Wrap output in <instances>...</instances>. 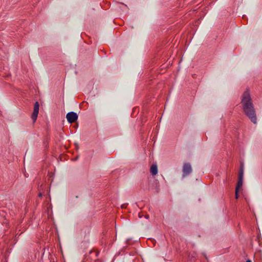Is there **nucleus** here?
Wrapping results in <instances>:
<instances>
[{
	"mask_svg": "<svg viewBox=\"0 0 262 262\" xmlns=\"http://www.w3.org/2000/svg\"><path fill=\"white\" fill-rule=\"evenodd\" d=\"M241 103L245 115L254 124L257 123V117L255 109L252 102L250 91L247 89L242 95Z\"/></svg>",
	"mask_w": 262,
	"mask_h": 262,
	"instance_id": "nucleus-1",
	"label": "nucleus"
},
{
	"mask_svg": "<svg viewBox=\"0 0 262 262\" xmlns=\"http://www.w3.org/2000/svg\"><path fill=\"white\" fill-rule=\"evenodd\" d=\"M66 118L68 121L70 123H73L76 121L78 119L77 114L73 112L68 113L66 115Z\"/></svg>",
	"mask_w": 262,
	"mask_h": 262,
	"instance_id": "nucleus-2",
	"label": "nucleus"
},
{
	"mask_svg": "<svg viewBox=\"0 0 262 262\" xmlns=\"http://www.w3.org/2000/svg\"><path fill=\"white\" fill-rule=\"evenodd\" d=\"M192 172V167L191 165L188 163L184 164L183 167V177H185L190 174Z\"/></svg>",
	"mask_w": 262,
	"mask_h": 262,
	"instance_id": "nucleus-3",
	"label": "nucleus"
},
{
	"mask_svg": "<svg viewBox=\"0 0 262 262\" xmlns=\"http://www.w3.org/2000/svg\"><path fill=\"white\" fill-rule=\"evenodd\" d=\"M39 103L38 102H36L34 104V110H33V114L32 115V118L33 122H35V121L36 120V119H37V117L38 116V114L39 112Z\"/></svg>",
	"mask_w": 262,
	"mask_h": 262,
	"instance_id": "nucleus-4",
	"label": "nucleus"
},
{
	"mask_svg": "<svg viewBox=\"0 0 262 262\" xmlns=\"http://www.w3.org/2000/svg\"><path fill=\"white\" fill-rule=\"evenodd\" d=\"M150 172L154 176H155L158 173V167L156 165H152L150 167Z\"/></svg>",
	"mask_w": 262,
	"mask_h": 262,
	"instance_id": "nucleus-5",
	"label": "nucleus"
},
{
	"mask_svg": "<svg viewBox=\"0 0 262 262\" xmlns=\"http://www.w3.org/2000/svg\"><path fill=\"white\" fill-rule=\"evenodd\" d=\"M243 178H238V180L237 183L236 188L239 189L242 188L243 186Z\"/></svg>",
	"mask_w": 262,
	"mask_h": 262,
	"instance_id": "nucleus-6",
	"label": "nucleus"
},
{
	"mask_svg": "<svg viewBox=\"0 0 262 262\" xmlns=\"http://www.w3.org/2000/svg\"><path fill=\"white\" fill-rule=\"evenodd\" d=\"M243 174H244V169H243V166L242 165L240 168L238 178H241L243 179Z\"/></svg>",
	"mask_w": 262,
	"mask_h": 262,
	"instance_id": "nucleus-7",
	"label": "nucleus"
},
{
	"mask_svg": "<svg viewBox=\"0 0 262 262\" xmlns=\"http://www.w3.org/2000/svg\"><path fill=\"white\" fill-rule=\"evenodd\" d=\"M239 189L235 188V196L236 199L238 198V190Z\"/></svg>",
	"mask_w": 262,
	"mask_h": 262,
	"instance_id": "nucleus-8",
	"label": "nucleus"
},
{
	"mask_svg": "<svg viewBox=\"0 0 262 262\" xmlns=\"http://www.w3.org/2000/svg\"><path fill=\"white\" fill-rule=\"evenodd\" d=\"M246 262H252L251 260H247Z\"/></svg>",
	"mask_w": 262,
	"mask_h": 262,
	"instance_id": "nucleus-9",
	"label": "nucleus"
},
{
	"mask_svg": "<svg viewBox=\"0 0 262 262\" xmlns=\"http://www.w3.org/2000/svg\"><path fill=\"white\" fill-rule=\"evenodd\" d=\"M39 196H41V193H40V194H39Z\"/></svg>",
	"mask_w": 262,
	"mask_h": 262,
	"instance_id": "nucleus-10",
	"label": "nucleus"
}]
</instances>
